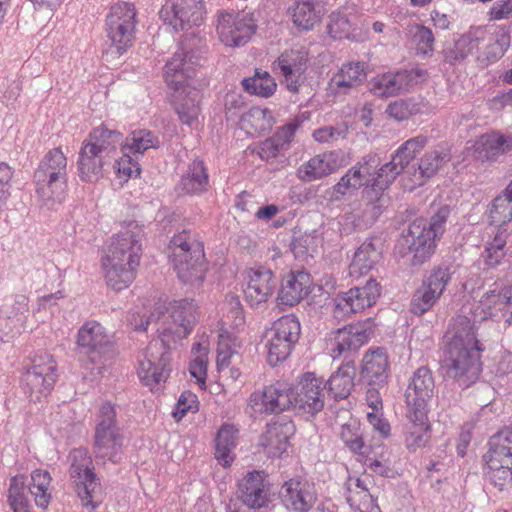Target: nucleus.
<instances>
[{
    "label": "nucleus",
    "mask_w": 512,
    "mask_h": 512,
    "mask_svg": "<svg viewBox=\"0 0 512 512\" xmlns=\"http://www.w3.org/2000/svg\"><path fill=\"white\" fill-rule=\"evenodd\" d=\"M158 321L159 336L153 339L139 358L138 376L151 391L158 390L170 374V345L185 338L196 322V304L193 300L174 301Z\"/></svg>",
    "instance_id": "nucleus-1"
},
{
    "label": "nucleus",
    "mask_w": 512,
    "mask_h": 512,
    "mask_svg": "<svg viewBox=\"0 0 512 512\" xmlns=\"http://www.w3.org/2000/svg\"><path fill=\"white\" fill-rule=\"evenodd\" d=\"M159 145V138L146 129L135 130L125 139L117 130L105 126L94 128L83 141L77 160L79 177L84 182H96L103 177L105 167L112 165L118 147L132 155H143Z\"/></svg>",
    "instance_id": "nucleus-2"
},
{
    "label": "nucleus",
    "mask_w": 512,
    "mask_h": 512,
    "mask_svg": "<svg viewBox=\"0 0 512 512\" xmlns=\"http://www.w3.org/2000/svg\"><path fill=\"white\" fill-rule=\"evenodd\" d=\"M445 338L444 362L447 376L460 387L468 388L478 380L482 372L483 349L476 337L474 323L467 316L458 315L453 318Z\"/></svg>",
    "instance_id": "nucleus-3"
},
{
    "label": "nucleus",
    "mask_w": 512,
    "mask_h": 512,
    "mask_svg": "<svg viewBox=\"0 0 512 512\" xmlns=\"http://www.w3.org/2000/svg\"><path fill=\"white\" fill-rule=\"evenodd\" d=\"M141 237V228L130 223L111 238L102 268L106 283L113 290H124L134 281L142 253Z\"/></svg>",
    "instance_id": "nucleus-4"
},
{
    "label": "nucleus",
    "mask_w": 512,
    "mask_h": 512,
    "mask_svg": "<svg viewBox=\"0 0 512 512\" xmlns=\"http://www.w3.org/2000/svg\"><path fill=\"white\" fill-rule=\"evenodd\" d=\"M449 215V206L443 205L432 215L429 222L419 218L409 225L407 234L395 246V254L403 264L416 267L430 259L435 252L436 240L446 229Z\"/></svg>",
    "instance_id": "nucleus-5"
},
{
    "label": "nucleus",
    "mask_w": 512,
    "mask_h": 512,
    "mask_svg": "<svg viewBox=\"0 0 512 512\" xmlns=\"http://www.w3.org/2000/svg\"><path fill=\"white\" fill-rule=\"evenodd\" d=\"M170 257L179 279L200 287L206 273L204 245L198 235L190 230L175 234L169 243Z\"/></svg>",
    "instance_id": "nucleus-6"
},
{
    "label": "nucleus",
    "mask_w": 512,
    "mask_h": 512,
    "mask_svg": "<svg viewBox=\"0 0 512 512\" xmlns=\"http://www.w3.org/2000/svg\"><path fill=\"white\" fill-rule=\"evenodd\" d=\"M78 353L85 357L82 360L84 368L94 375H101L107 363L116 355L112 336L97 321H86L78 330L76 336Z\"/></svg>",
    "instance_id": "nucleus-7"
},
{
    "label": "nucleus",
    "mask_w": 512,
    "mask_h": 512,
    "mask_svg": "<svg viewBox=\"0 0 512 512\" xmlns=\"http://www.w3.org/2000/svg\"><path fill=\"white\" fill-rule=\"evenodd\" d=\"M67 157L61 148L49 150L34 172L36 194L43 204L61 203L67 190Z\"/></svg>",
    "instance_id": "nucleus-8"
},
{
    "label": "nucleus",
    "mask_w": 512,
    "mask_h": 512,
    "mask_svg": "<svg viewBox=\"0 0 512 512\" xmlns=\"http://www.w3.org/2000/svg\"><path fill=\"white\" fill-rule=\"evenodd\" d=\"M119 406L104 402L96 415L94 455L96 459L118 464L124 455V434L119 426Z\"/></svg>",
    "instance_id": "nucleus-9"
},
{
    "label": "nucleus",
    "mask_w": 512,
    "mask_h": 512,
    "mask_svg": "<svg viewBox=\"0 0 512 512\" xmlns=\"http://www.w3.org/2000/svg\"><path fill=\"white\" fill-rule=\"evenodd\" d=\"M137 12L131 3L120 2L110 8L105 20V32L110 45L106 55L119 58L135 40Z\"/></svg>",
    "instance_id": "nucleus-10"
},
{
    "label": "nucleus",
    "mask_w": 512,
    "mask_h": 512,
    "mask_svg": "<svg viewBox=\"0 0 512 512\" xmlns=\"http://www.w3.org/2000/svg\"><path fill=\"white\" fill-rule=\"evenodd\" d=\"M69 459L71 461L69 473L77 495L82 505L93 511L101 502V484L94 472L93 460L85 448L73 449Z\"/></svg>",
    "instance_id": "nucleus-11"
},
{
    "label": "nucleus",
    "mask_w": 512,
    "mask_h": 512,
    "mask_svg": "<svg viewBox=\"0 0 512 512\" xmlns=\"http://www.w3.org/2000/svg\"><path fill=\"white\" fill-rule=\"evenodd\" d=\"M195 41L194 36L182 40L164 66V79L172 90H185L191 86L200 66V51L195 48Z\"/></svg>",
    "instance_id": "nucleus-12"
},
{
    "label": "nucleus",
    "mask_w": 512,
    "mask_h": 512,
    "mask_svg": "<svg viewBox=\"0 0 512 512\" xmlns=\"http://www.w3.org/2000/svg\"><path fill=\"white\" fill-rule=\"evenodd\" d=\"M301 334V325L298 318L293 315H284L277 319L267 332V362L276 366L286 360Z\"/></svg>",
    "instance_id": "nucleus-13"
},
{
    "label": "nucleus",
    "mask_w": 512,
    "mask_h": 512,
    "mask_svg": "<svg viewBox=\"0 0 512 512\" xmlns=\"http://www.w3.org/2000/svg\"><path fill=\"white\" fill-rule=\"evenodd\" d=\"M377 167L378 159L376 156H364L334 185V193L344 196L364 186L363 194L370 204L380 201L384 191L380 193H376L375 191L372 194L367 191L369 188H372L374 180L377 178Z\"/></svg>",
    "instance_id": "nucleus-14"
},
{
    "label": "nucleus",
    "mask_w": 512,
    "mask_h": 512,
    "mask_svg": "<svg viewBox=\"0 0 512 512\" xmlns=\"http://www.w3.org/2000/svg\"><path fill=\"white\" fill-rule=\"evenodd\" d=\"M426 144L427 138L422 135L410 138L401 144L393 153L391 160L378 169L377 178L372 188L367 191L370 194L375 191L376 193L385 191Z\"/></svg>",
    "instance_id": "nucleus-15"
},
{
    "label": "nucleus",
    "mask_w": 512,
    "mask_h": 512,
    "mask_svg": "<svg viewBox=\"0 0 512 512\" xmlns=\"http://www.w3.org/2000/svg\"><path fill=\"white\" fill-rule=\"evenodd\" d=\"M57 379L56 363L48 354L38 355L22 376L24 391L32 402H38L52 390Z\"/></svg>",
    "instance_id": "nucleus-16"
},
{
    "label": "nucleus",
    "mask_w": 512,
    "mask_h": 512,
    "mask_svg": "<svg viewBox=\"0 0 512 512\" xmlns=\"http://www.w3.org/2000/svg\"><path fill=\"white\" fill-rule=\"evenodd\" d=\"M324 388L323 379L316 377L314 373H305L295 387L287 384L290 409L299 413L317 414L324 407Z\"/></svg>",
    "instance_id": "nucleus-17"
},
{
    "label": "nucleus",
    "mask_w": 512,
    "mask_h": 512,
    "mask_svg": "<svg viewBox=\"0 0 512 512\" xmlns=\"http://www.w3.org/2000/svg\"><path fill=\"white\" fill-rule=\"evenodd\" d=\"M206 14L203 0H166L159 11L163 22L175 31L199 27Z\"/></svg>",
    "instance_id": "nucleus-18"
},
{
    "label": "nucleus",
    "mask_w": 512,
    "mask_h": 512,
    "mask_svg": "<svg viewBox=\"0 0 512 512\" xmlns=\"http://www.w3.org/2000/svg\"><path fill=\"white\" fill-rule=\"evenodd\" d=\"M254 20L247 14L233 11H218L216 15V31L219 39L226 46L240 47L245 45L256 32Z\"/></svg>",
    "instance_id": "nucleus-19"
},
{
    "label": "nucleus",
    "mask_w": 512,
    "mask_h": 512,
    "mask_svg": "<svg viewBox=\"0 0 512 512\" xmlns=\"http://www.w3.org/2000/svg\"><path fill=\"white\" fill-rule=\"evenodd\" d=\"M381 294L379 283L370 278L364 286L354 287L334 299L333 317L343 320L351 314L373 306Z\"/></svg>",
    "instance_id": "nucleus-20"
},
{
    "label": "nucleus",
    "mask_w": 512,
    "mask_h": 512,
    "mask_svg": "<svg viewBox=\"0 0 512 512\" xmlns=\"http://www.w3.org/2000/svg\"><path fill=\"white\" fill-rule=\"evenodd\" d=\"M287 384L276 382L252 392L248 398L246 413L253 418L275 414L291 408Z\"/></svg>",
    "instance_id": "nucleus-21"
},
{
    "label": "nucleus",
    "mask_w": 512,
    "mask_h": 512,
    "mask_svg": "<svg viewBox=\"0 0 512 512\" xmlns=\"http://www.w3.org/2000/svg\"><path fill=\"white\" fill-rule=\"evenodd\" d=\"M374 332L372 318H367L357 323L349 324L343 328L333 331L331 339V355L334 359L346 353L357 352L366 344Z\"/></svg>",
    "instance_id": "nucleus-22"
},
{
    "label": "nucleus",
    "mask_w": 512,
    "mask_h": 512,
    "mask_svg": "<svg viewBox=\"0 0 512 512\" xmlns=\"http://www.w3.org/2000/svg\"><path fill=\"white\" fill-rule=\"evenodd\" d=\"M435 391V382L431 370L419 367L410 378L405 391V403L407 411L418 414L423 419L424 413H428V405Z\"/></svg>",
    "instance_id": "nucleus-23"
},
{
    "label": "nucleus",
    "mask_w": 512,
    "mask_h": 512,
    "mask_svg": "<svg viewBox=\"0 0 512 512\" xmlns=\"http://www.w3.org/2000/svg\"><path fill=\"white\" fill-rule=\"evenodd\" d=\"M238 499L248 508H267L272 501L270 483L262 471H249L238 481Z\"/></svg>",
    "instance_id": "nucleus-24"
},
{
    "label": "nucleus",
    "mask_w": 512,
    "mask_h": 512,
    "mask_svg": "<svg viewBox=\"0 0 512 512\" xmlns=\"http://www.w3.org/2000/svg\"><path fill=\"white\" fill-rule=\"evenodd\" d=\"M483 477L498 491L512 486V454L504 450H491L483 456Z\"/></svg>",
    "instance_id": "nucleus-25"
},
{
    "label": "nucleus",
    "mask_w": 512,
    "mask_h": 512,
    "mask_svg": "<svg viewBox=\"0 0 512 512\" xmlns=\"http://www.w3.org/2000/svg\"><path fill=\"white\" fill-rule=\"evenodd\" d=\"M308 53L303 49L286 50L273 63V68L284 78V83L291 92H298L302 76L307 69Z\"/></svg>",
    "instance_id": "nucleus-26"
},
{
    "label": "nucleus",
    "mask_w": 512,
    "mask_h": 512,
    "mask_svg": "<svg viewBox=\"0 0 512 512\" xmlns=\"http://www.w3.org/2000/svg\"><path fill=\"white\" fill-rule=\"evenodd\" d=\"M277 280L273 272L263 266L251 269L247 276V285L244 289V295L247 303L251 307L268 301L276 288Z\"/></svg>",
    "instance_id": "nucleus-27"
},
{
    "label": "nucleus",
    "mask_w": 512,
    "mask_h": 512,
    "mask_svg": "<svg viewBox=\"0 0 512 512\" xmlns=\"http://www.w3.org/2000/svg\"><path fill=\"white\" fill-rule=\"evenodd\" d=\"M295 425L290 417H274L262 436V445L272 456H280L286 451L290 438L295 434Z\"/></svg>",
    "instance_id": "nucleus-28"
},
{
    "label": "nucleus",
    "mask_w": 512,
    "mask_h": 512,
    "mask_svg": "<svg viewBox=\"0 0 512 512\" xmlns=\"http://www.w3.org/2000/svg\"><path fill=\"white\" fill-rule=\"evenodd\" d=\"M390 372L387 352L382 347L369 349L363 356L360 380L367 386H384Z\"/></svg>",
    "instance_id": "nucleus-29"
},
{
    "label": "nucleus",
    "mask_w": 512,
    "mask_h": 512,
    "mask_svg": "<svg viewBox=\"0 0 512 512\" xmlns=\"http://www.w3.org/2000/svg\"><path fill=\"white\" fill-rule=\"evenodd\" d=\"M280 495L285 508L293 512H309L317 500L314 487L296 479L286 481Z\"/></svg>",
    "instance_id": "nucleus-30"
},
{
    "label": "nucleus",
    "mask_w": 512,
    "mask_h": 512,
    "mask_svg": "<svg viewBox=\"0 0 512 512\" xmlns=\"http://www.w3.org/2000/svg\"><path fill=\"white\" fill-rule=\"evenodd\" d=\"M486 40V31L481 28H471L468 32L459 36L458 39L447 43L442 54L444 61L450 65L463 62L474 50L479 49L481 43Z\"/></svg>",
    "instance_id": "nucleus-31"
},
{
    "label": "nucleus",
    "mask_w": 512,
    "mask_h": 512,
    "mask_svg": "<svg viewBox=\"0 0 512 512\" xmlns=\"http://www.w3.org/2000/svg\"><path fill=\"white\" fill-rule=\"evenodd\" d=\"M512 151V134L492 131L481 135L474 144V156L481 162H496Z\"/></svg>",
    "instance_id": "nucleus-32"
},
{
    "label": "nucleus",
    "mask_w": 512,
    "mask_h": 512,
    "mask_svg": "<svg viewBox=\"0 0 512 512\" xmlns=\"http://www.w3.org/2000/svg\"><path fill=\"white\" fill-rule=\"evenodd\" d=\"M29 315V298L16 294L7 298L0 311V329L5 334L18 333L23 328Z\"/></svg>",
    "instance_id": "nucleus-33"
},
{
    "label": "nucleus",
    "mask_w": 512,
    "mask_h": 512,
    "mask_svg": "<svg viewBox=\"0 0 512 512\" xmlns=\"http://www.w3.org/2000/svg\"><path fill=\"white\" fill-rule=\"evenodd\" d=\"M302 120L294 118L279 127L275 133L260 143L257 154L262 160L269 161L277 157L281 151L287 150Z\"/></svg>",
    "instance_id": "nucleus-34"
},
{
    "label": "nucleus",
    "mask_w": 512,
    "mask_h": 512,
    "mask_svg": "<svg viewBox=\"0 0 512 512\" xmlns=\"http://www.w3.org/2000/svg\"><path fill=\"white\" fill-rule=\"evenodd\" d=\"M210 188L208 169L205 163L196 158L191 161L182 174L177 190L189 196H201Z\"/></svg>",
    "instance_id": "nucleus-35"
},
{
    "label": "nucleus",
    "mask_w": 512,
    "mask_h": 512,
    "mask_svg": "<svg viewBox=\"0 0 512 512\" xmlns=\"http://www.w3.org/2000/svg\"><path fill=\"white\" fill-rule=\"evenodd\" d=\"M310 275L304 271L291 272L282 280L278 293L279 303L294 306L311 292Z\"/></svg>",
    "instance_id": "nucleus-36"
},
{
    "label": "nucleus",
    "mask_w": 512,
    "mask_h": 512,
    "mask_svg": "<svg viewBox=\"0 0 512 512\" xmlns=\"http://www.w3.org/2000/svg\"><path fill=\"white\" fill-rule=\"evenodd\" d=\"M366 79L364 65L360 62L343 64L329 81L328 89L334 95H345Z\"/></svg>",
    "instance_id": "nucleus-37"
},
{
    "label": "nucleus",
    "mask_w": 512,
    "mask_h": 512,
    "mask_svg": "<svg viewBox=\"0 0 512 512\" xmlns=\"http://www.w3.org/2000/svg\"><path fill=\"white\" fill-rule=\"evenodd\" d=\"M339 167L338 157L333 152L316 155L298 168V177L305 182L321 179L334 173Z\"/></svg>",
    "instance_id": "nucleus-38"
},
{
    "label": "nucleus",
    "mask_w": 512,
    "mask_h": 512,
    "mask_svg": "<svg viewBox=\"0 0 512 512\" xmlns=\"http://www.w3.org/2000/svg\"><path fill=\"white\" fill-rule=\"evenodd\" d=\"M325 0H295L292 8L294 25L308 31L320 22L325 13Z\"/></svg>",
    "instance_id": "nucleus-39"
},
{
    "label": "nucleus",
    "mask_w": 512,
    "mask_h": 512,
    "mask_svg": "<svg viewBox=\"0 0 512 512\" xmlns=\"http://www.w3.org/2000/svg\"><path fill=\"white\" fill-rule=\"evenodd\" d=\"M355 375V361L353 359H345L342 365L326 382L329 394L335 400L346 399L354 387Z\"/></svg>",
    "instance_id": "nucleus-40"
},
{
    "label": "nucleus",
    "mask_w": 512,
    "mask_h": 512,
    "mask_svg": "<svg viewBox=\"0 0 512 512\" xmlns=\"http://www.w3.org/2000/svg\"><path fill=\"white\" fill-rule=\"evenodd\" d=\"M481 304L486 314L495 320L503 318L506 323H512V286L503 292L488 291L481 298Z\"/></svg>",
    "instance_id": "nucleus-41"
},
{
    "label": "nucleus",
    "mask_w": 512,
    "mask_h": 512,
    "mask_svg": "<svg viewBox=\"0 0 512 512\" xmlns=\"http://www.w3.org/2000/svg\"><path fill=\"white\" fill-rule=\"evenodd\" d=\"M405 77L400 70L378 74L369 80L368 89L378 98L393 97L407 91Z\"/></svg>",
    "instance_id": "nucleus-42"
},
{
    "label": "nucleus",
    "mask_w": 512,
    "mask_h": 512,
    "mask_svg": "<svg viewBox=\"0 0 512 512\" xmlns=\"http://www.w3.org/2000/svg\"><path fill=\"white\" fill-rule=\"evenodd\" d=\"M174 106L180 121L186 125H192L200 113V92L195 87L174 90Z\"/></svg>",
    "instance_id": "nucleus-43"
},
{
    "label": "nucleus",
    "mask_w": 512,
    "mask_h": 512,
    "mask_svg": "<svg viewBox=\"0 0 512 512\" xmlns=\"http://www.w3.org/2000/svg\"><path fill=\"white\" fill-rule=\"evenodd\" d=\"M381 259V251L371 240L364 241L356 250L349 266L351 277H360L372 270Z\"/></svg>",
    "instance_id": "nucleus-44"
},
{
    "label": "nucleus",
    "mask_w": 512,
    "mask_h": 512,
    "mask_svg": "<svg viewBox=\"0 0 512 512\" xmlns=\"http://www.w3.org/2000/svg\"><path fill=\"white\" fill-rule=\"evenodd\" d=\"M510 46V34L507 29H497L494 36L489 38L482 51L476 57L481 67H488L503 57Z\"/></svg>",
    "instance_id": "nucleus-45"
},
{
    "label": "nucleus",
    "mask_w": 512,
    "mask_h": 512,
    "mask_svg": "<svg viewBox=\"0 0 512 512\" xmlns=\"http://www.w3.org/2000/svg\"><path fill=\"white\" fill-rule=\"evenodd\" d=\"M428 413H424L423 419L418 414L407 411L408 423L405 427V444L410 451L424 447L429 440Z\"/></svg>",
    "instance_id": "nucleus-46"
},
{
    "label": "nucleus",
    "mask_w": 512,
    "mask_h": 512,
    "mask_svg": "<svg viewBox=\"0 0 512 512\" xmlns=\"http://www.w3.org/2000/svg\"><path fill=\"white\" fill-rule=\"evenodd\" d=\"M449 160V153L443 150H434L425 153L420 159L418 168L414 171V183L419 186L423 185L426 180L433 177Z\"/></svg>",
    "instance_id": "nucleus-47"
},
{
    "label": "nucleus",
    "mask_w": 512,
    "mask_h": 512,
    "mask_svg": "<svg viewBox=\"0 0 512 512\" xmlns=\"http://www.w3.org/2000/svg\"><path fill=\"white\" fill-rule=\"evenodd\" d=\"M238 430L230 424L223 425L217 433L215 442V458L227 467L234 460L233 450L236 446Z\"/></svg>",
    "instance_id": "nucleus-48"
},
{
    "label": "nucleus",
    "mask_w": 512,
    "mask_h": 512,
    "mask_svg": "<svg viewBox=\"0 0 512 512\" xmlns=\"http://www.w3.org/2000/svg\"><path fill=\"white\" fill-rule=\"evenodd\" d=\"M51 475L47 470L35 469L31 472L28 489L34 497L35 504L46 509L52 499Z\"/></svg>",
    "instance_id": "nucleus-49"
},
{
    "label": "nucleus",
    "mask_w": 512,
    "mask_h": 512,
    "mask_svg": "<svg viewBox=\"0 0 512 512\" xmlns=\"http://www.w3.org/2000/svg\"><path fill=\"white\" fill-rule=\"evenodd\" d=\"M24 476L16 475L10 479L8 503L13 512H31V504L26 494Z\"/></svg>",
    "instance_id": "nucleus-50"
},
{
    "label": "nucleus",
    "mask_w": 512,
    "mask_h": 512,
    "mask_svg": "<svg viewBox=\"0 0 512 512\" xmlns=\"http://www.w3.org/2000/svg\"><path fill=\"white\" fill-rule=\"evenodd\" d=\"M243 88L251 95L269 97L276 90V82L267 71L256 70L254 76L242 81Z\"/></svg>",
    "instance_id": "nucleus-51"
},
{
    "label": "nucleus",
    "mask_w": 512,
    "mask_h": 512,
    "mask_svg": "<svg viewBox=\"0 0 512 512\" xmlns=\"http://www.w3.org/2000/svg\"><path fill=\"white\" fill-rule=\"evenodd\" d=\"M222 322L232 328L239 329L245 324L243 306L237 295L228 294L221 307Z\"/></svg>",
    "instance_id": "nucleus-52"
},
{
    "label": "nucleus",
    "mask_w": 512,
    "mask_h": 512,
    "mask_svg": "<svg viewBox=\"0 0 512 512\" xmlns=\"http://www.w3.org/2000/svg\"><path fill=\"white\" fill-rule=\"evenodd\" d=\"M454 272L455 270L451 264L442 263L430 271L422 285L441 297Z\"/></svg>",
    "instance_id": "nucleus-53"
},
{
    "label": "nucleus",
    "mask_w": 512,
    "mask_h": 512,
    "mask_svg": "<svg viewBox=\"0 0 512 512\" xmlns=\"http://www.w3.org/2000/svg\"><path fill=\"white\" fill-rule=\"evenodd\" d=\"M506 244V231L498 230L493 239L485 246V250L482 254L484 263L491 268H495L500 265L506 255Z\"/></svg>",
    "instance_id": "nucleus-54"
},
{
    "label": "nucleus",
    "mask_w": 512,
    "mask_h": 512,
    "mask_svg": "<svg viewBox=\"0 0 512 512\" xmlns=\"http://www.w3.org/2000/svg\"><path fill=\"white\" fill-rule=\"evenodd\" d=\"M340 438L352 453L358 455H364L366 453L361 426L356 420L342 425Z\"/></svg>",
    "instance_id": "nucleus-55"
},
{
    "label": "nucleus",
    "mask_w": 512,
    "mask_h": 512,
    "mask_svg": "<svg viewBox=\"0 0 512 512\" xmlns=\"http://www.w3.org/2000/svg\"><path fill=\"white\" fill-rule=\"evenodd\" d=\"M439 298L437 294L427 289L426 286L421 285L412 297L410 311L414 315L421 316L429 311Z\"/></svg>",
    "instance_id": "nucleus-56"
},
{
    "label": "nucleus",
    "mask_w": 512,
    "mask_h": 512,
    "mask_svg": "<svg viewBox=\"0 0 512 512\" xmlns=\"http://www.w3.org/2000/svg\"><path fill=\"white\" fill-rule=\"evenodd\" d=\"M512 220V204L504 198L495 197L489 208V222L492 225L501 226Z\"/></svg>",
    "instance_id": "nucleus-57"
},
{
    "label": "nucleus",
    "mask_w": 512,
    "mask_h": 512,
    "mask_svg": "<svg viewBox=\"0 0 512 512\" xmlns=\"http://www.w3.org/2000/svg\"><path fill=\"white\" fill-rule=\"evenodd\" d=\"M123 156L120 159H112L113 168L116 170V173L120 179L127 181L129 178L133 176H138L141 173V168L139 163L133 159L131 153L127 151H122Z\"/></svg>",
    "instance_id": "nucleus-58"
},
{
    "label": "nucleus",
    "mask_w": 512,
    "mask_h": 512,
    "mask_svg": "<svg viewBox=\"0 0 512 512\" xmlns=\"http://www.w3.org/2000/svg\"><path fill=\"white\" fill-rule=\"evenodd\" d=\"M348 490L349 494L346 496V500L352 509L360 512H373L374 509H379L376 499L369 491L355 495L351 487Z\"/></svg>",
    "instance_id": "nucleus-59"
},
{
    "label": "nucleus",
    "mask_w": 512,
    "mask_h": 512,
    "mask_svg": "<svg viewBox=\"0 0 512 512\" xmlns=\"http://www.w3.org/2000/svg\"><path fill=\"white\" fill-rule=\"evenodd\" d=\"M413 41L416 44L418 54L426 56L432 53L435 39L432 30L428 27L416 25Z\"/></svg>",
    "instance_id": "nucleus-60"
},
{
    "label": "nucleus",
    "mask_w": 512,
    "mask_h": 512,
    "mask_svg": "<svg viewBox=\"0 0 512 512\" xmlns=\"http://www.w3.org/2000/svg\"><path fill=\"white\" fill-rule=\"evenodd\" d=\"M199 409V401L196 394L191 391L181 393L173 411V416L180 421L187 413H196Z\"/></svg>",
    "instance_id": "nucleus-61"
},
{
    "label": "nucleus",
    "mask_w": 512,
    "mask_h": 512,
    "mask_svg": "<svg viewBox=\"0 0 512 512\" xmlns=\"http://www.w3.org/2000/svg\"><path fill=\"white\" fill-rule=\"evenodd\" d=\"M14 171L6 163H0V209L4 207L11 196V180Z\"/></svg>",
    "instance_id": "nucleus-62"
},
{
    "label": "nucleus",
    "mask_w": 512,
    "mask_h": 512,
    "mask_svg": "<svg viewBox=\"0 0 512 512\" xmlns=\"http://www.w3.org/2000/svg\"><path fill=\"white\" fill-rule=\"evenodd\" d=\"M489 449L504 450L512 454V427H505L489 440Z\"/></svg>",
    "instance_id": "nucleus-63"
},
{
    "label": "nucleus",
    "mask_w": 512,
    "mask_h": 512,
    "mask_svg": "<svg viewBox=\"0 0 512 512\" xmlns=\"http://www.w3.org/2000/svg\"><path fill=\"white\" fill-rule=\"evenodd\" d=\"M189 373L191 377L196 380V383L200 386V388H205L207 377V361L204 355L198 356L190 362Z\"/></svg>",
    "instance_id": "nucleus-64"
}]
</instances>
